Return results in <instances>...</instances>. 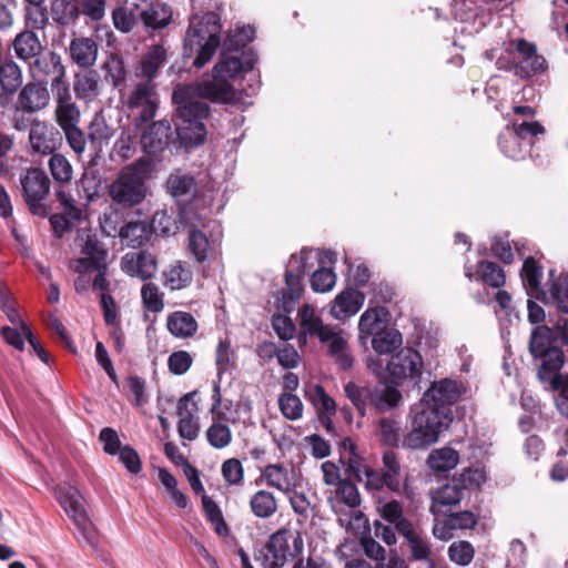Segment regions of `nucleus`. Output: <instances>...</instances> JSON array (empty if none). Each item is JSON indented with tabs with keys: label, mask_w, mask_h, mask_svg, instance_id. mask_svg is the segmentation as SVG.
Instances as JSON below:
<instances>
[{
	"label": "nucleus",
	"mask_w": 568,
	"mask_h": 568,
	"mask_svg": "<svg viewBox=\"0 0 568 568\" xmlns=\"http://www.w3.org/2000/svg\"><path fill=\"white\" fill-rule=\"evenodd\" d=\"M244 70V63L240 58L222 53L212 69L211 78L203 77L195 83L179 87L173 91L172 101L179 119L176 134L183 145L196 146L205 140L206 128L203 120L209 116L210 106L200 99L220 104H236L241 100V91L234 88L233 81Z\"/></svg>",
	"instance_id": "f257e3e1"
},
{
	"label": "nucleus",
	"mask_w": 568,
	"mask_h": 568,
	"mask_svg": "<svg viewBox=\"0 0 568 568\" xmlns=\"http://www.w3.org/2000/svg\"><path fill=\"white\" fill-rule=\"evenodd\" d=\"M221 31L220 18L214 12L191 17L184 39V55L195 54L193 60L195 68L201 69L211 61L221 45Z\"/></svg>",
	"instance_id": "f03ea898"
},
{
	"label": "nucleus",
	"mask_w": 568,
	"mask_h": 568,
	"mask_svg": "<svg viewBox=\"0 0 568 568\" xmlns=\"http://www.w3.org/2000/svg\"><path fill=\"white\" fill-rule=\"evenodd\" d=\"M412 429L403 440V445L412 449L425 448L436 443L453 420L448 412L426 408L419 404L412 408Z\"/></svg>",
	"instance_id": "7ed1b4c3"
},
{
	"label": "nucleus",
	"mask_w": 568,
	"mask_h": 568,
	"mask_svg": "<svg viewBox=\"0 0 568 568\" xmlns=\"http://www.w3.org/2000/svg\"><path fill=\"white\" fill-rule=\"evenodd\" d=\"M529 349L531 355L539 361L538 377L542 382H550L559 375L565 363V355L560 345L556 344V336L550 327L541 325L531 332Z\"/></svg>",
	"instance_id": "20e7f679"
},
{
	"label": "nucleus",
	"mask_w": 568,
	"mask_h": 568,
	"mask_svg": "<svg viewBox=\"0 0 568 568\" xmlns=\"http://www.w3.org/2000/svg\"><path fill=\"white\" fill-rule=\"evenodd\" d=\"M148 193L146 178L138 163L121 169L108 186L111 201L122 209L140 205Z\"/></svg>",
	"instance_id": "39448f33"
},
{
	"label": "nucleus",
	"mask_w": 568,
	"mask_h": 568,
	"mask_svg": "<svg viewBox=\"0 0 568 568\" xmlns=\"http://www.w3.org/2000/svg\"><path fill=\"white\" fill-rule=\"evenodd\" d=\"M514 50L510 52V60L498 58L496 65L499 70L513 71L521 79H528L537 73L544 72L548 64L544 55L539 54L537 47L525 40L513 41Z\"/></svg>",
	"instance_id": "423d86ee"
},
{
	"label": "nucleus",
	"mask_w": 568,
	"mask_h": 568,
	"mask_svg": "<svg viewBox=\"0 0 568 568\" xmlns=\"http://www.w3.org/2000/svg\"><path fill=\"white\" fill-rule=\"evenodd\" d=\"M120 101L136 125L151 121L159 105L158 92L151 81L135 83L121 94Z\"/></svg>",
	"instance_id": "0eeeda50"
},
{
	"label": "nucleus",
	"mask_w": 568,
	"mask_h": 568,
	"mask_svg": "<svg viewBox=\"0 0 568 568\" xmlns=\"http://www.w3.org/2000/svg\"><path fill=\"white\" fill-rule=\"evenodd\" d=\"M304 549L301 531L282 528L272 534L263 556L265 568H283L290 557H298Z\"/></svg>",
	"instance_id": "6e6552de"
},
{
	"label": "nucleus",
	"mask_w": 568,
	"mask_h": 568,
	"mask_svg": "<svg viewBox=\"0 0 568 568\" xmlns=\"http://www.w3.org/2000/svg\"><path fill=\"white\" fill-rule=\"evenodd\" d=\"M21 194L33 215L44 217L50 212L45 200L50 193L51 181L44 170L28 168L20 174Z\"/></svg>",
	"instance_id": "1a4fd4ad"
},
{
	"label": "nucleus",
	"mask_w": 568,
	"mask_h": 568,
	"mask_svg": "<svg viewBox=\"0 0 568 568\" xmlns=\"http://www.w3.org/2000/svg\"><path fill=\"white\" fill-rule=\"evenodd\" d=\"M82 254L83 257L71 262V268L80 275L95 271L98 274L93 280V288L105 293L109 288L106 280L108 251L97 239L89 236L82 248Z\"/></svg>",
	"instance_id": "9d476101"
},
{
	"label": "nucleus",
	"mask_w": 568,
	"mask_h": 568,
	"mask_svg": "<svg viewBox=\"0 0 568 568\" xmlns=\"http://www.w3.org/2000/svg\"><path fill=\"white\" fill-rule=\"evenodd\" d=\"M28 73L34 81L50 80L51 91L58 90L69 82L65 79V68L59 54L49 51L41 52L28 63Z\"/></svg>",
	"instance_id": "9b49d317"
},
{
	"label": "nucleus",
	"mask_w": 568,
	"mask_h": 568,
	"mask_svg": "<svg viewBox=\"0 0 568 568\" xmlns=\"http://www.w3.org/2000/svg\"><path fill=\"white\" fill-rule=\"evenodd\" d=\"M55 498L77 528L89 539L92 524L85 513L80 491L75 487L61 484L55 488Z\"/></svg>",
	"instance_id": "f8f14e48"
},
{
	"label": "nucleus",
	"mask_w": 568,
	"mask_h": 568,
	"mask_svg": "<svg viewBox=\"0 0 568 568\" xmlns=\"http://www.w3.org/2000/svg\"><path fill=\"white\" fill-rule=\"evenodd\" d=\"M383 467L381 471L369 470L368 480L365 481V488L368 490H381L387 487L394 493H399L402 487L400 473L402 467L397 455L387 450L383 454Z\"/></svg>",
	"instance_id": "ddd939ff"
},
{
	"label": "nucleus",
	"mask_w": 568,
	"mask_h": 568,
	"mask_svg": "<svg viewBox=\"0 0 568 568\" xmlns=\"http://www.w3.org/2000/svg\"><path fill=\"white\" fill-rule=\"evenodd\" d=\"M62 142L60 131L44 120L34 119L29 128V145L32 153L51 155Z\"/></svg>",
	"instance_id": "4468645a"
},
{
	"label": "nucleus",
	"mask_w": 568,
	"mask_h": 568,
	"mask_svg": "<svg viewBox=\"0 0 568 568\" xmlns=\"http://www.w3.org/2000/svg\"><path fill=\"white\" fill-rule=\"evenodd\" d=\"M422 368L420 354L410 347L402 348L387 364V371L394 379L412 378L418 382L422 377Z\"/></svg>",
	"instance_id": "2eb2a0df"
},
{
	"label": "nucleus",
	"mask_w": 568,
	"mask_h": 568,
	"mask_svg": "<svg viewBox=\"0 0 568 568\" xmlns=\"http://www.w3.org/2000/svg\"><path fill=\"white\" fill-rule=\"evenodd\" d=\"M51 97L45 82L31 81L23 85L18 93L16 111L34 114L50 105Z\"/></svg>",
	"instance_id": "dca6fc26"
},
{
	"label": "nucleus",
	"mask_w": 568,
	"mask_h": 568,
	"mask_svg": "<svg viewBox=\"0 0 568 568\" xmlns=\"http://www.w3.org/2000/svg\"><path fill=\"white\" fill-rule=\"evenodd\" d=\"M321 255L322 252L313 248H303L298 256L292 255L290 260V267H294V264H297V266L296 272L287 270L285 273L287 297L290 300L300 298L303 292L302 278L312 267L310 261L317 260Z\"/></svg>",
	"instance_id": "f3484780"
},
{
	"label": "nucleus",
	"mask_w": 568,
	"mask_h": 568,
	"mask_svg": "<svg viewBox=\"0 0 568 568\" xmlns=\"http://www.w3.org/2000/svg\"><path fill=\"white\" fill-rule=\"evenodd\" d=\"M459 396V385L455 381L443 379L434 383L418 404L426 408L446 410L452 416L449 406L456 403Z\"/></svg>",
	"instance_id": "a211bd4d"
},
{
	"label": "nucleus",
	"mask_w": 568,
	"mask_h": 568,
	"mask_svg": "<svg viewBox=\"0 0 568 568\" xmlns=\"http://www.w3.org/2000/svg\"><path fill=\"white\" fill-rule=\"evenodd\" d=\"M54 98L53 116L58 126L62 130L81 122V110L73 100L70 84L52 91Z\"/></svg>",
	"instance_id": "6ab92c4d"
},
{
	"label": "nucleus",
	"mask_w": 568,
	"mask_h": 568,
	"mask_svg": "<svg viewBox=\"0 0 568 568\" xmlns=\"http://www.w3.org/2000/svg\"><path fill=\"white\" fill-rule=\"evenodd\" d=\"M120 266L126 275L148 281L158 271V260L151 252L142 250L123 255Z\"/></svg>",
	"instance_id": "aec40b11"
},
{
	"label": "nucleus",
	"mask_w": 568,
	"mask_h": 568,
	"mask_svg": "<svg viewBox=\"0 0 568 568\" xmlns=\"http://www.w3.org/2000/svg\"><path fill=\"white\" fill-rule=\"evenodd\" d=\"M300 320L298 341L305 343L306 336H316L320 342L334 328L325 325L316 308L311 304H304L297 313Z\"/></svg>",
	"instance_id": "412c9836"
},
{
	"label": "nucleus",
	"mask_w": 568,
	"mask_h": 568,
	"mask_svg": "<svg viewBox=\"0 0 568 568\" xmlns=\"http://www.w3.org/2000/svg\"><path fill=\"white\" fill-rule=\"evenodd\" d=\"M321 343L328 345V356L341 369L348 371L353 367L354 356L342 329L333 328Z\"/></svg>",
	"instance_id": "4be33fe9"
},
{
	"label": "nucleus",
	"mask_w": 568,
	"mask_h": 568,
	"mask_svg": "<svg viewBox=\"0 0 568 568\" xmlns=\"http://www.w3.org/2000/svg\"><path fill=\"white\" fill-rule=\"evenodd\" d=\"M365 294L358 290L347 288L335 296L331 306V315L343 321L355 315L364 305Z\"/></svg>",
	"instance_id": "5701e85b"
},
{
	"label": "nucleus",
	"mask_w": 568,
	"mask_h": 568,
	"mask_svg": "<svg viewBox=\"0 0 568 568\" xmlns=\"http://www.w3.org/2000/svg\"><path fill=\"white\" fill-rule=\"evenodd\" d=\"M389 312L383 306L368 307L358 321V339L366 344L368 338L386 328Z\"/></svg>",
	"instance_id": "b1692460"
},
{
	"label": "nucleus",
	"mask_w": 568,
	"mask_h": 568,
	"mask_svg": "<svg viewBox=\"0 0 568 568\" xmlns=\"http://www.w3.org/2000/svg\"><path fill=\"white\" fill-rule=\"evenodd\" d=\"M171 124L166 120L153 122L141 136V144L148 154L162 152L171 139Z\"/></svg>",
	"instance_id": "393cba45"
},
{
	"label": "nucleus",
	"mask_w": 568,
	"mask_h": 568,
	"mask_svg": "<svg viewBox=\"0 0 568 568\" xmlns=\"http://www.w3.org/2000/svg\"><path fill=\"white\" fill-rule=\"evenodd\" d=\"M114 129L108 123L103 111L95 112L88 125V140L91 149L99 155L109 145Z\"/></svg>",
	"instance_id": "a878e982"
},
{
	"label": "nucleus",
	"mask_w": 568,
	"mask_h": 568,
	"mask_svg": "<svg viewBox=\"0 0 568 568\" xmlns=\"http://www.w3.org/2000/svg\"><path fill=\"white\" fill-rule=\"evenodd\" d=\"M237 356L229 341L220 342L216 348L215 364L217 369L219 379L222 375L236 366ZM213 405L212 410H215L221 405V387L220 381L214 383L213 386Z\"/></svg>",
	"instance_id": "bb28decb"
},
{
	"label": "nucleus",
	"mask_w": 568,
	"mask_h": 568,
	"mask_svg": "<svg viewBox=\"0 0 568 568\" xmlns=\"http://www.w3.org/2000/svg\"><path fill=\"white\" fill-rule=\"evenodd\" d=\"M372 406L379 413L390 410L402 402V394L393 381H379L372 386Z\"/></svg>",
	"instance_id": "cd10ccee"
},
{
	"label": "nucleus",
	"mask_w": 568,
	"mask_h": 568,
	"mask_svg": "<svg viewBox=\"0 0 568 568\" xmlns=\"http://www.w3.org/2000/svg\"><path fill=\"white\" fill-rule=\"evenodd\" d=\"M23 82V73L20 65L11 54H0V88L7 94H13Z\"/></svg>",
	"instance_id": "c85d7f7f"
},
{
	"label": "nucleus",
	"mask_w": 568,
	"mask_h": 568,
	"mask_svg": "<svg viewBox=\"0 0 568 568\" xmlns=\"http://www.w3.org/2000/svg\"><path fill=\"white\" fill-rule=\"evenodd\" d=\"M98 44L97 42L87 37H79L71 40L69 45V53L71 60L80 68H91L98 59Z\"/></svg>",
	"instance_id": "c756f323"
},
{
	"label": "nucleus",
	"mask_w": 568,
	"mask_h": 568,
	"mask_svg": "<svg viewBox=\"0 0 568 568\" xmlns=\"http://www.w3.org/2000/svg\"><path fill=\"white\" fill-rule=\"evenodd\" d=\"M262 477L270 487H273L283 494L291 493L292 487L296 485L295 471L282 464H270L262 470Z\"/></svg>",
	"instance_id": "7c9ffc66"
},
{
	"label": "nucleus",
	"mask_w": 568,
	"mask_h": 568,
	"mask_svg": "<svg viewBox=\"0 0 568 568\" xmlns=\"http://www.w3.org/2000/svg\"><path fill=\"white\" fill-rule=\"evenodd\" d=\"M465 275L469 281H481L494 288H500L506 282L504 270L490 261H480L476 273L473 272L470 266H467Z\"/></svg>",
	"instance_id": "2f4dec72"
},
{
	"label": "nucleus",
	"mask_w": 568,
	"mask_h": 568,
	"mask_svg": "<svg viewBox=\"0 0 568 568\" xmlns=\"http://www.w3.org/2000/svg\"><path fill=\"white\" fill-rule=\"evenodd\" d=\"M12 48L16 57L26 63H29L43 51L39 37L31 30L18 33L12 40Z\"/></svg>",
	"instance_id": "473e14b6"
},
{
	"label": "nucleus",
	"mask_w": 568,
	"mask_h": 568,
	"mask_svg": "<svg viewBox=\"0 0 568 568\" xmlns=\"http://www.w3.org/2000/svg\"><path fill=\"white\" fill-rule=\"evenodd\" d=\"M166 327L174 337L185 339L195 335L197 322L191 313L176 311L168 316Z\"/></svg>",
	"instance_id": "72a5a7b5"
},
{
	"label": "nucleus",
	"mask_w": 568,
	"mask_h": 568,
	"mask_svg": "<svg viewBox=\"0 0 568 568\" xmlns=\"http://www.w3.org/2000/svg\"><path fill=\"white\" fill-rule=\"evenodd\" d=\"M166 189L174 199L184 201L194 196L196 182L192 175L176 171L169 175Z\"/></svg>",
	"instance_id": "f704fd0d"
},
{
	"label": "nucleus",
	"mask_w": 568,
	"mask_h": 568,
	"mask_svg": "<svg viewBox=\"0 0 568 568\" xmlns=\"http://www.w3.org/2000/svg\"><path fill=\"white\" fill-rule=\"evenodd\" d=\"M73 90L77 98L85 103L97 100L101 92L98 72L91 70L75 75Z\"/></svg>",
	"instance_id": "c9c22d12"
},
{
	"label": "nucleus",
	"mask_w": 568,
	"mask_h": 568,
	"mask_svg": "<svg viewBox=\"0 0 568 568\" xmlns=\"http://www.w3.org/2000/svg\"><path fill=\"white\" fill-rule=\"evenodd\" d=\"M333 509H336L337 503H343L352 509H355L361 504V495L355 484L349 480L341 481L335 489V497L329 498ZM356 520L362 519V514L356 510H352Z\"/></svg>",
	"instance_id": "e433bc0d"
},
{
	"label": "nucleus",
	"mask_w": 568,
	"mask_h": 568,
	"mask_svg": "<svg viewBox=\"0 0 568 568\" xmlns=\"http://www.w3.org/2000/svg\"><path fill=\"white\" fill-rule=\"evenodd\" d=\"M163 285L171 291L185 288L192 282V273L181 261H176L162 273Z\"/></svg>",
	"instance_id": "4c0bfd02"
},
{
	"label": "nucleus",
	"mask_w": 568,
	"mask_h": 568,
	"mask_svg": "<svg viewBox=\"0 0 568 568\" xmlns=\"http://www.w3.org/2000/svg\"><path fill=\"white\" fill-rule=\"evenodd\" d=\"M459 454L450 447L434 449L427 457V465L433 471L446 473L457 466Z\"/></svg>",
	"instance_id": "58836bf2"
},
{
	"label": "nucleus",
	"mask_w": 568,
	"mask_h": 568,
	"mask_svg": "<svg viewBox=\"0 0 568 568\" xmlns=\"http://www.w3.org/2000/svg\"><path fill=\"white\" fill-rule=\"evenodd\" d=\"M121 242L130 247H139L148 241L150 226L146 222L131 221L121 227L119 232Z\"/></svg>",
	"instance_id": "ea45409f"
},
{
	"label": "nucleus",
	"mask_w": 568,
	"mask_h": 568,
	"mask_svg": "<svg viewBox=\"0 0 568 568\" xmlns=\"http://www.w3.org/2000/svg\"><path fill=\"white\" fill-rule=\"evenodd\" d=\"M250 507L255 517L267 519L277 511V500L273 493L261 489L252 495Z\"/></svg>",
	"instance_id": "a19ab883"
},
{
	"label": "nucleus",
	"mask_w": 568,
	"mask_h": 568,
	"mask_svg": "<svg viewBox=\"0 0 568 568\" xmlns=\"http://www.w3.org/2000/svg\"><path fill=\"white\" fill-rule=\"evenodd\" d=\"M172 18L171 8L163 2H152L150 7L140 13V19L146 27L161 29L166 27Z\"/></svg>",
	"instance_id": "79ce46f5"
},
{
	"label": "nucleus",
	"mask_w": 568,
	"mask_h": 568,
	"mask_svg": "<svg viewBox=\"0 0 568 568\" xmlns=\"http://www.w3.org/2000/svg\"><path fill=\"white\" fill-rule=\"evenodd\" d=\"M49 171L59 187L69 184L73 178V168L68 158L62 153H52L48 161Z\"/></svg>",
	"instance_id": "37998d69"
},
{
	"label": "nucleus",
	"mask_w": 568,
	"mask_h": 568,
	"mask_svg": "<svg viewBox=\"0 0 568 568\" xmlns=\"http://www.w3.org/2000/svg\"><path fill=\"white\" fill-rule=\"evenodd\" d=\"M378 510L381 517L392 524L399 535L413 526V524L404 516L403 506L397 500L384 503Z\"/></svg>",
	"instance_id": "c03bdc74"
},
{
	"label": "nucleus",
	"mask_w": 568,
	"mask_h": 568,
	"mask_svg": "<svg viewBox=\"0 0 568 568\" xmlns=\"http://www.w3.org/2000/svg\"><path fill=\"white\" fill-rule=\"evenodd\" d=\"M166 61V50L160 45L154 44L149 48L148 52L141 60V73L151 81L156 77L158 71Z\"/></svg>",
	"instance_id": "a18cd8bd"
},
{
	"label": "nucleus",
	"mask_w": 568,
	"mask_h": 568,
	"mask_svg": "<svg viewBox=\"0 0 568 568\" xmlns=\"http://www.w3.org/2000/svg\"><path fill=\"white\" fill-rule=\"evenodd\" d=\"M404 539L406 540L412 557L416 560H428L430 559L432 548L428 542V539L414 527H409L406 531L402 534Z\"/></svg>",
	"instance_id": "49530a36"
},
{
	"label": "nucleus",
	"mask_w": 568,
	"mask_h": 568,
	"mask_svg": "<svg viewBox=\"0 0 568 568\" xmlns=\"http://www.w3.org/2000/svg\"><path fill=\"white\" fill-rule=\"evenodd\" d=\"M498 144L501 152L513 160H521L529 152L528 144L513 133L509 126L499 135Z\"/></svg>",
	"instance_id": "de8ad7c7"
},
{
	"label": "nucleus",
	"mask_w": 568,
	"mask_h": 568,
	"mask_svg": "<svg viewBox=\"0 0 568 568\" xmlns=\"http://www.w3.org/2000/svg\"><path fill=\"white\" fill-rule=\"evenodd\" d=\"M403 343V336L397 329L387 327L372 336V347L378 355L393 353Z\"/></svg>",
	"instance_id": "09e8293b"
},
{
	"label": "nucleus",
	"mask_w": 568,
	"mask_h": 568,
	"mask_svg": "<svg viewBox=\"0 0 568 568\" xmlns=\"http://www.w3.org/2000/svg\"><path fill=\"white\" fill-rule=\"evenodd\" d=\"M305 396L307 400L315 407L317 414H336V403L335 400L325 392V389L316 384L310 386L305 390Z\"/></svg>",
	"instance_id": "8fccbe9b"
},
{
	"label": "nucleus",
	"mask_w": 568,
	"mask_h": 568,
	"mask_svg": "<svg viewBox=\"0 0 568 568\" xmlns=\"http://www.w3.org/2000/svg\"><path fill=\"white\" fill-rule=\"evenodd\" d=\"M136 134L133 130L122 129L119 138L113 144L112 154L122 161L131 159L136 151Z\"/></svg>",
	"instance_id": "3c124183"
},
{
	"label": "nucleus",
	"mask_w": 568,
	"mask_h": 568,
	"mask_svg": "<svg viewBox=\"0 0 568 568\" xmlns=\"http://www.w3.org/2000/svg\"><path fill=\"white\" fill-rule=\"evenodd\" d=\"M347 398L364 415L368 405L372 406V386H359L353 382H348L344 387Z\"/></svg>",
	"instance_id": "603ef678"
},
{
	"label": "nucleus",
	"mask_w": 568,
	"mask_h": 568,
	"mask_svg": "<svg viewBox=\"0 0 568 568\" xmlns=\"http://www.w3.org/2000/svg\"><path fill=\"white\" fill-rule=\"evenodd\" d=\"M202 506L207 519L214 526L215 532L220 536H226L229 534V527L217 504L210 496L203 494Z\"/></svg>",
	"instance_id": "864d4df0"
},
{
	"label": "nucleus",
	"mask_w": 568,
	"mask_h": 568,
	"mask_svg": "<svg viewBox=\"0 0 568 568\" xmlns=\"http://www.w3.org/2000/svg\"><path fill=\"white\" fill-rule=\"evenodd\" d=\"M447 554L450 561L457 566L466 567L470 565L475 557V548L469 541L458 540L450 544Z\"/></svg>",
	"instance_id": "5fc2aeb1"
},
{
	"label": "nucleus",
	"mask_w": 568,
	"mask_h": 568,
	"mask_svg": "<svg viewBox=\"0 0 568 568\" xmlns=\"http://www.w3.org/2000/svg\"><path fill=\"white\" fill-rule=\"evenodd\" d=\"M278 406L283 416L290 420H297L303 416V403L293 393L284 392L278 397Z\"/></svg>",
	"instance_id": "6e6d98bb"
},
{
	"label": "nucleus",
	"mask_w": 568,
	"mask_h": 568,
	"mask_svg": "<svg viewBox=\"0 0 568 568\" xmlns=\"http://www.w3.org/2000/svg\"><path fill=\"white\" fill-rule=\"evenodd\" d=\"M253 38L254 29L251 26L239 27L227 33L223 47L227 51H236L251 42Z\"/></svg>",
	"instance_id": "4d7b16f0"
},
{
	"label": "nucleus",
	"mask_w": 568,
	"mask_h": 568,
	"mask_svg": "<svg viewBox=\"0 0 568 568\" xmlns=\"http://www.w3.org/2000/svg\"><path fill=\"white\" fill-rule=\"evenodd\" d=\"M541 277L542 268L537 265L536 261L532 257L525 258L521 270L524 286L529 292H538L540 288Z\"/></svg>",
	"instance_id": "13d9d810"
},
{
	"label": "nucleus",
	"mask_w": 568,
	"mask_h": 568,
	"mask_svg": "<svg viewBox=\"0 0 568 568\" xmlns=\"http://www.w3.org/2000/svg\"><path fill=\"white\" fill-rule=\"evenodd\" d=\"M369 470H373V468L363 463L362 457L355 452L354 445L349 442V456L346 462V473L357 481L365 484V481L368 480Z\"/></svg>",
	"instance_id": "bf43d9fd"
},
{
	"label": "nucleus",
	"mask_w": 568,
	"mask_h": 568,
	"mask_svg": "<svg viewBox=\"0 0 568 568\" xmlns=\"http://www.w3.org/2000/svg\"><path fill=\"white\" fill-rule=\"evenodd\" d=\"M112 18L114 27L124 33L130 32L136 26L138 20L140 19L139 12H135L126 4L116 8L112 13Z\"/></svg>",
	"instance_id": "052dcab7"
},
{
	"label": "nucleus",
	"mask_w": 568,
	"mask_h": 568,
	"mask_svg": "<svg viewBox=\"0 0 568 568\" xmlns=\"http://www.w3.org/2000/svg\"><path fill=\"white\" fill-rule=\"evenodd\" d=\"M463 497L464 490L454 484H446L432 494L433 501L443 506L457 505Z\"/></svg>",
	"instance_id": "680f3d73"
},
{
	"label": "nucleus",
	"mask_w": 568,
	"mask_h": 568,
	"mask_svg": "<svg viewBox=\"0 0 568 568\" xmlns=\"http://www.w3.org/2000/svg\"><path fill=\"white\" fill-rule=\"evenodd\" d=\"M189 247L197 262L205 261L212 251V246L207 237L199 230H193L190 233Z\"/></svg>",
	"instance_id": "e2e57ef3"
},
{
	"label": "nucleus",
	"mask_w": 568,
	"mask_h": 568,
	"mask_svg": "<svg viewBox=\"0 0 568 568\" xmlns=\"http://www.w3.org/2000/svg\"><path fill=\"white\" fill-rule=\"evenodd\" d=\"M206 438L211 446L222 449L232 442V432L227 425L213 423L206 430Z\"/></svg>",
	"instance_id": "0e129e2a"
},
{
	"label": "nucleus",
	"mask_w": 568,
	"mask_h": 568,
	"mask_svg": "<svg viewBox=\"0 0 568 568\" xmlns=\"http://www.w3.org/2000/svg\"><path fill=\"white\" fill-rule=\"evenodd\" d=\"M64 134L69 148L77 154L82 156L87 150L88 136L80 128V124L61 130Z\"/></svg>",
	"instance_id": "69168bd1"
},
{
	"label": "nucleus",
	"mask_w": 568,
	"mask_h": 568,
	"mask_svg": "<svg viewBox=\"0 0 568 568\" xmlns=\"http://www.w3.org/2000/svg\"><path fill=\"white\" fill-rule=\"evenodd\" d=\"M336 284V274L331 268L321 267L311 276V287L316 293H327Z\"/></svg>",
	"instance_id": "338daca9"
},
{
	"label": "nucleus",
	"mask_w": 568,
	"mask_h": 568,
	"mask_svg": "<svg viewBox=\"0 0 568 568\" xmlns=\"http://www.w3.org/2000/svg\"><path fill=\"white\" fill-rule=\"evenodd\" d=\"M550 300L564 313H568V274L560 276L549 288Z\"/></svg>",
	"instance_id": "774afa93"
}]
</instances>
